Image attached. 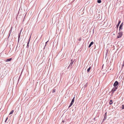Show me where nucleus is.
Here are the masks:
<instances>
[{"label":"nucleus","instance_id":"412c9836","mask_svg":"<svg viewBox=\"0 0 124 124\" xmlns=\"http://www.w3.org/2000/svg\"><path fill=\"white\" fill-rule=\"evenodd\" d=\"M8 117H7L5 121V122H6V121H7V119H8Z\"/></svg>","mask_w":124,"mask_h":124},{"label":"nucleus","instance_id":"0eeeda50","mask_svg":"<svg viewBox=\"0 0 124 124\" xmlns=\"http://www.w3.org/2000/svg\"><path fill=\"white\" fill-rule=\"evenodd\" d=\"M73 103H74V102H73L72 101H71V103L69 107V108H70L72 105L73 104Z\"/></svg>","mask_w":124,"mask_h":124},{"label":"nucleus","instance_id":"393cba45","mask_svg":"<svg viewBox=\"0 0 124 124\" xmlns=\"http://www.w3.org/2000/svg\"><path fill=\"white\" fill-rule=\"evenodd\" d=\"M20 34H21V33H20L19 34V35H20Z\"/></svg>","mask_w":124,"mask_h":124},{"label":"nucleus","instance_id":"aec40b11","mask_svg":"<svg viewBox=\"0 0 124 124\" xmlns=\"http://www.w3.org/2000/svg\"><path fill=\"white\" fill-rule=\"evenodd\" d=\"M29 47V45L27 44V48H28Z\"/></svg>","mask_w":124,"mask_h":124},{"label":"nucleus","instance_id":"dca6fc26","mask_svg":"<svg viewBox=\"0 0 124 124\" xmlns=\"http://www.w3.org/2000/svg\"><path fill=\"white\" fill-rule=\"evenodd\" d=\"M30 38L29 39V41L27 43V44H28L29 45V42H30Z\"/></svg>","mask_w":124,"mask_h":124},{"label":"nucleus","instance_id":"6ab92c4d","mask_svg":"<svg viewBox=\"0 0 124 124\" xmlns=\"http://www.w3.org/2000/svg\"><path fill=\"white\" fill-rule=\"evenodd\" d=\"M120 23H121L120 21L119 20L118 21V24H119Z\"/></svg>","mask_w":124,"mask_h":124},{"label":"nucleus","instance_id":"b1692460","mask_svg":"<svg viewBox=\"0 0 124 124\" xmlns=\"http://www.w3.org/2000/svg\"><path fill=\"white\" fill-rule=\"evenodd\" d=\"M105 116L107 117V112H106L105 114Z\"/></svg>","mask_w":124,"mask_h":124},{"label":"nucleus","instance_id":"f8f14e48","mask_svg":"<svg viewBox=\"0 0 124 124\" xmlns=\"http://www.w3.org/2000/svg\"><path fill=\"white\" fill-rule=\"evenodd\" d=\"M97 2L98 3H101V0H98L97 1Z\"/></svg>","mask_w":124,"mask_h":124},{"label":"nucleus","instance_id":"20e7f679","mask_svg":"<svg viewBox=\"0 0 124 124\" xmlns=\"http://www.w3.org/2000/svg\"><path fill=\"white\" fill-rule=\"evenodd\" d=\"M117 88L115 87L113 88L111 92L112 93H114V91H115L116 90V89H117Z\"/></svg>","mask_w":124,"mask_h":124},{"label":"nucleus","instance_id":"f3484780","mask_svg":"<svg viewBox=\"0 0 124 124\" xmlns=\"http://www.w3.org/2000/svg\"><path fill=\"white\" fill-rule=\"evenodd\" d=\"M122 108L123 109H124V105H122Z\"/></svg>","mask_w":124,"mask_h":124},{"label":"nucleus","instance_id":"f257e3e1","mask_svg":"<svg viewBox=\"0 0 124 124\" xmlns=\"http://www.w3.org/2000/svg\"><path fill=\"white\" fill-rule=\"evenodd\" d=\"M123 32L122 31H120L117 34V38H120L123 35Z\"/></svg>","mask_w":124,"mask_h":124},{"label":"nucleus","instance_id":"a211bd4d","mask_svg":"<svg viewBox=\"0 0 124 124\" xmlns=\"http://www.w3.org/2000/svg\"><path fill=\"white\" fill-rule=\"evenodd\" d=\"M20 35H18V40H19V38H20Z\"/></svg>","mask_w":124,"mask_h":124},{"label":"nucleus","instance_id":"39448f33","mask_svg":"<svg viewBox=\"0 0 124 124\" xmlns=\"http://www.w3.org/2000/svg\"><path fill=\"white\" fill-rule=\"evenodd\" d=\"M94 43V42H93L92 41V42L90 44V45H89V46H88V47L89 48L91 46V45H93Z\"/></svg>","mask_w":124,"mask_h":124},{"label":"nucleus","instance_id":"7ed1b4c3","mask_svg":"<svg viewBox=\"0 0 124 124\" xmlns=\"http://www.w3.org/2000/svg\"><path fill=\"white\" fill-rule=\"evenodd\" d=\"M118 82L116 81L114 83V86L115 87L117 85H118Z\"/></svg>","mask_w":124,"mask_h":124},{"label":"nucleus","instance_id":"6e6552de","mask_svg":"<svg viewBox=\"0 0 124 124\" xmlns=\"http://www.w3.org/2000/svg\"><path fill=\"white\" fill-rule=\"evenodd\" d=\"M91 68V67H90L89 68H88L87 70V72H89Z\"/></svg>","mask_w":124,"mask_h":124},{"label":"nucleus","instance_id":"4be33fe9","mask_svg":"<svg viewBox=\"0 0 124 124\" xmlns=\"http://www.w3.org/2000/svg\"><path fill=\"white\" fill-rule=\"evenodd\" d=\"M119 24H118H118L116 26L117 27H118Z\"/></svg>","mask_w":124,"mask_h":124},{"label":"nucleus","instance_id":"423d86ee","mask_svg":"<svg viewBox=\"0 0 124 124\" xmlns=\"http://www.w3.org/2000/svg\"><path fill=\"white\" fill-rule=\"evenodd\" d=\"M12 59L11 58L7 59L5 61L7 62L10 61L12 60Z\"/></svg>","mask_w":124,"mask_h":124},{"label":"nucleus","instance_id":"1a4fd4ad","mask_svg":"<svg viewBox=\"0 0 124 124\" xmlns=\"http://www.w3.org/2000/svg\"><path fill=\"white\" fill-rule=\"evenodd\" d=\"M113 101H112V100H111L109 102V104L110 105H111L113 103Z\"/></svg>","mask_w":124,"mask_h":124},{"label":"nucleus","instance_id":"9b49d317","mask_svg":"<svg viewBox=\"0 0 124 124\" xmlns=\"http://www.w3.org/2000/svg\"><path fill=\"white\" fill-rule=\"evenodd\" d=\"M14 112V110H12L10 112V113H9V115H10V114H12Z\"/></svg>","mask_w":124,"mask_h":124},{"label":"nucleus","instance_id":"ddd939ff","mask_svg":"<svg viewBox=\"0 0 124 124\" xmlns=\"http://www.w3.org/2000/svg\"><path fill=\"white\" fill-rule=\"evenodd\" d=\"M106 117V116H104V119H103V120H106L107 118V117Z\"/></svg>","mask_w":124,"mask_h":124},{"label":"nucleus","instance_id":"f03ea898","mask_svg":"<svg viewBox=\"0 0 124 124\" xmlns=\"http://www.w3.org/2000/svg\"><path fill=\"white\" fill-rule=\"evenodd\" d=\"M123 23H122L119 26V31H120L121 30H122V27L123 25Z\"/></svg>","mask_w":124,"mask_h":124},{"label":"nucleus","instance_id":"5701e85b","mask_svg":"<svg viewBox=\"0 0 124 124\" xmlns=\"http://www.w3.org/2000/svg\"><path fill=\"white\" fill-rule=\"evenodd\" d=\"M48 41H47L46 42V45H45V46H46V44H47V42H48Z\"/></svg>","mask_w":124,"mask_h":124},{"label":"nucleus","instance_id":"4468645a","mask_svg":"<svg viewBox=\"0 0 124 124\" xmlns=\"http://www.w3.org/2000/svg\"><path fill=\"white\" fill-rule=\"evenodd\" d=\"M55 92V89H54L53 90V91H52V92L53 93H54Z\"/></svg>","mask_w":124,"mask_h":124},{"label":"nucleus","instance_id":"2eb2a0df","mask_svg":"<svg viewBox=\"0 0 124 124\" xmlns=\"http://www.w3.org/2000/svg\"><path fill=\"white\" fill-rule=\"evenodd\" d=\"M74 98H75V97H74L73 98V99L72 100V101H72V102H74Z\"/></svg>","mask_w":124,"mask_h":124},{"label":"nucleus","instance_id":"9d476101","mask_svg":"<svg viewBox=\"0 0 124 124\" xmlns=\"http://www.w3.org/2000/svg\"><path fill=\"white\" fill-rule=\"evenodd\" d=\"M71 62L70 65V66L71 65V66L72 65L73 63V60H71Z\"/></svg>","mask_w":124,"mask_h":124}]
</instances>
